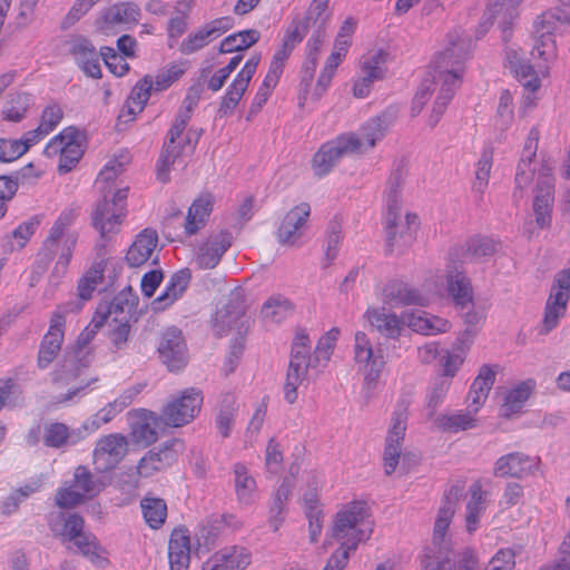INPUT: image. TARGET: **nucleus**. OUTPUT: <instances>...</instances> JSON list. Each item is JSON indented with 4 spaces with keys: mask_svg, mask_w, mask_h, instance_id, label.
<instances>
[{
    "mask_svg": "<svg viewBox=\"0 0 570 570\" xmlns=\"http://www.w3.org/2000/svg\"><path fill=\"white\" fill-rule=\"evenodd\" d=\"M234 488L237 501L240 505H252L257 497V483L248 468L237 462L233 465Z\"/></svg>",
    "mask_w": 570,
    "mask_h": 570,
    "instance_id": "35",
    "label": "nucleus"
},
{
    "mask_svg": "<svg viewBox=\"0 0 570 570\" xmlns=\"http://www.w3.org/2000/svg\"><path fill=\"white\" fill-rule=\"evenodd\" d=\"M539 456H531L514 451L497 459L493 465V475L497 478L524 479L534 474L540 468Z\"/></svg>",
    "mask_w": 570,
    "mask_h": 570,
    "instance_id": "20",
    "label": "nucleus"
},
{
    "mask_svg": "<svg viewBox=\"0 0 570 570\" xmlns=\"http://www.w3.org/2000/svg\"><path fill=\"white\" fill-rule=\"evenodd\" d=\"M247 88L248 85L237 78H234L225 95L222 97V101L217 110L219 117H227L233 114Z\"/></svg>",
    "mask_w": 570,
    "mask_h": 570,
    "instance_id": "56",
    "label": "nucleus"
},
{
    "mask_svg": "<svg viewBox=\"0 0 570 570\" xmlns=\"http://www.w3.org/2000/svg\"><path fill=\"white\" fill-rule=\"evenodd\" d=\"M386 57L387 53L384 50H377L363 57L361 75L353 85V95L356 98L367 97L373 83L384 78Z\"/></svg>",
    "mask_w": 570,
    "mask_h": 570,
    "instance_id": "22",
    "label": "nucleus"
},
{
    "mask_svg": "<svg viewBox=\"0 0 570 570\" xmlns=\"http://www.w3.org/2000/svg\"><path fill=\"white\" fill-rule=\"evenodd\" d=\"M49 527L55 535L60 537L63 542H71L83 531L85 521L78 513L59 512L57 515L50 517Z\"/></svg>",
    "mask_w": 570,
    "mask_h": 570,
    "instance_id": "38",
    "label": "nucleus"
},
{
    "mask_svg": "<svg viewBox=\"0 0 570 570\" xmlns=\"http://www.w3.org/2000/svg\"><path fill=\"white\" fill-rule=\"evenodd\" d=\"M512 95L509 90H503L500 95L495 116V126L500 130H505L513 121Z\"/></svg>",
    "mask_w": 570,
    "mask_h": 570,
    "instance_id": "62",
    "label": "nucleus"
},
{
    "mask_svg": "<svg viewBox=\"0 0 570 570\" xmlns=\"http://www.w3.org/2000/svg\"><path fill=\"white\" fill-rule=\"evenodd\" d=\"M159 357L169 371L178 370V331L175 327L167 328L158 346Z\"/></svg>",
    "mask_w": 570,
    "mask_h": 570,
    "instance_id": "49",
    "label": "nucleus"
},
{
    "mask_svg": "<svg viewBox=\"0 0 570 570\" xmlns=\"http://www.w3.org/2000/svg\"><path fill=\"white\" fill-rule=\"evenodd\" d=\"M75 308L79 309L80 306L78 304H68L58 307L52 314L49 330L43 336L39 348L38 366L40 368H47L60 352L65 336V313L73 312Z\"/></svg>",
    "mask_w": 570,
    "mask_h": 570,
    "instance_id": "14",
    "label": "nucleus"
},
{
    "mask_svg": "<svg viewBox=\"0 0 570 570\" xmlns=\"http://www.w3.org/2000/svg\"><path fill=\"white\" fill-rule=\"evenodd\" d=\"M327 20L328 13L326 11L322 16L314 14L312 26H315V30L306 43V55H308V57H318L320 49L326 36Z\"/></svg>",
    "mask_w": 570,
    "mask_h": 570,
    "instance_id": "58",
    "label": "nucleus"
},
{
    "mask_svg": "<svg viewBox=\"0 0 570 570\" xmlns=\"http://www.w3.org/2000/svg\"><path fill=\"white\" fill-rule=\"evenodd\" d=\"M449 46L435 60L434 79L441 81V88L434 101L430 116L431 127L436 126L452 100L456 89L461 86L465 73V61L470 56L472 41L458 35L449 33Z\"/></svg>",
    "mask_w": 570,
    "mask_h": 570,
    "instance_id": "1",
    "label": "nucleus"
},
{
    "mask_svg": "<svg viewBox=\"0 0 570 570\" xmlns=\"http://www.w3.org/2000/svg\"><path fill=\"white\" fill-rule=\"evenodd\" d=\"M261 33L255 29H247L229 35L220 42L219 52L230 53L243 51L257 43Z\"/></svg>",
    "mask_w": 570,
    "mask_h": 570,
    "instance_id": "50",
    "label": "nucleus"
},
{
    "mask_svg": "<svg viewBox=\"0 0 570 570\" xmlns=\"http://www.w3.org/2000/svg\"><path fill=\"white\" fill-rule=\"evenodd\" d=\"M469 350L470 344L465 343L464 340L458 341L451 351L444 350L440 358L442 373L439 376H444L451 381L464 363Z\"/></svg>",
    "mask_w": 570,
    "mask_h": 570,
    "instance_id": "44",
    "label": "nucleus"
},
{
    "mask_svg": "<svg viewBox=\"0 0 570 570\" xmlns=\"http://www.w3.org/2000/svg\"><path fill=\"white\" fill-rule=\"evenodd\" d=\"M411 401L409 397H401L396 402L391 417V426L385 439L383 453L384 472L391 475L397 464L402 452V443L407 426L409 407Z\"/></svg>",
    "mask_w": 570,
    "mask_h": 570,
    "instance_id": "7",
    "label": "nucleus"
},
{
    "mask_svg": "<svg viewBox=\"0 0 570 570\" xmlns=\"http://www.w3.org/2000/svg\"><path fill=\"white\" fill-rule=\"evenodd\" d=\"M446 289L456 306L464 308L473 302V288L461 265H448Z\"/></svg>",
    "mask_w": 570,
    "mask_h": 570,
    "instance_id": "29",
    "label": "nucleus"
},
{
    "mask_svg": "<svg viewBox=\"0 0 570 570\" xmlns=\"http://www.w3.org/2000/svg\"><path fill=\"white\" fill-rule=\"evenodd\" d=\"M365 317L371 326L385 338L397 340L405 330L403 318L394 313H386L385 308L370 307L365 312Z\"/></svg>",
    "mask_w": 570,
    "mask_h": 570,
    "instance_id": "30",
    "label": "nucleus"
},
{
    "mask_svg": "<svg viewBox=\"0 0 570 570\" xmlns=\"http://www.w3.org/2000/svg\"><path fill=\"white\" fill-rule=\"evenodd\" d=\"M250 563V553L244 547H225L208 560L209 570H245Z\"/></svg>",
    "mask_w": 570,
    "mask_h": 570,
    "instance_id": "31",
    "label": "nucleus"
},
{
    "mask_svg": "<svg viewBox=\"0 0 570 570\" xmlns=\"http://www.w3.org/2000/svg\"><path fill=\"white\" fill-rule=\"evenodd\" d=\"M470 500L466 504L465 528L469 533L479 527V520L485 510L487 492L482 490L480 481H475L469 488Z\"/></svg>",
    "mask_w": 570,
    "mask_h": 570,
    "instance_id": "40",
    "label": "nucleus"
},
{
    "mask_svg": "<svg viewBox=\"0 0 570 570\" xmlns=\"http://www.w3.org/2000/svg\"><path fill=\"white\" fill-rule=\"evenodd\" d=\"M292 312V303L281 295L272 296L262 307V316L264 320L276 324L287 318Z\"/></svg>",
    "mask_w": 570,
    "mask_h": 570,
    "instance_id": "52",
    "label": "nucleus"
},
{
    "mask_svg": "<svg viewBox=\"0 0 570 570\" xmlns=\"http://www.w3.org/2000/svg\"><path fill=\"white\" fill-rule=\"evenodd\" d=\"M328 0H313L304 17H295L287 29L282 40V46L278 50L291 56L293 50L303 41L312 27L314 14L322 16L327 11Z\"/></svg>",
    "mask_w": 570,
    "mask_h": 570,
    "instance_id": "19",
    "label": "nucleus"
},
{
    "mask_svg": "<svg viewBox=\"0 0 570 570\" xmlns=\"http://www.w3.org/2000/svg\"><path fill=\"white\" fill-rule=\"evenodd\" d=\"M338 336L340 330L337 327H333L320 337L314 351V361L317 364L323 363V365H325L330 361Z\"/></svg>",
    "mask_w": 570,
    "mask_h": 570,
    "instance_id": "59",
    "label": "nucleus"
},
{
    "mask_svg": "<svg viewBox=\"0 0 570 570\" xmlns=\"http://www.w3.org/2000/svg\"><path fill=\"white\" fill-rule=\"evenodd\" d=\"M72 487L82 492L85 498L95 495L100 491L98 482L95 480L90 471L83 465H79L76 469Z\"/></svg>",
    "mask_w": 570,
    "mask_h": 570,
    "instance_id": "60",
    "label": "nucleus"
},
{
    "mask_svg": "<svg viewBox=\"0 0 570 570\" xmlns=\"http://www.w3.org/2000/svg\"><path fill=\"white\" fill-rule=\"evenodd\" d=\"M493 165V150L488 147L484 148L480 159L475 165V178L472 185V189L474 193H478L482 196L489 185V179L491 175V169Z\"/></svg>",
    "mask_w": 570,
    "mask_h": 570,
    "instance_id": "53",
    "label": "nucleus"
},
{
    "mask_svg": "<svg viewBox=\"0 0 570 570\" xmlns=\"http://www.w3.org/2000/svg\"><path fill=\"white\" fill-rule=\"evenodd\" d=\"M553 203L554 177L552 168L548 164H542L538 169L532 204L535 224L539 228L546 229L551 226Z\"/></svg>",
    "mask_w": 570,
    "mask_h": 570,
    "instance_id": "13",
    "label": "nucleus"
},
{
    "mask_svg": "<svg viewBox=\"0 0 570 570\" xmlns=\"http://www.w3.org/2000/svg\"><path fill=\"white\" fill-rule=\"evenodd\" d=\"M534 381L528 380L520 382L513 389L509 390L504 396V402L502 404L501 411L504 417H511L514 414L521 412L523 405L530 397L533 389Z\"/></svg>",
    "mask_w": 570,
    "mask_h": 570,
    "instance_id": "41",
    "label": "nucleus"
},
{
    "mask_svg": "<svg viewBox=\"0 0 570 570\" xmlns=\"http://www.w3.org/2000/svg\"><path fill=\"white\" fill-rule=\"evenodd\" d=\"M353 354L358 371L364 375L365 384L374 387L386 364L383 348L374 347L367 334L357 331L354 335Z\"/></svg>",
    "mask_w": 570,
    "mask_h": 570,
    "instance_id": "8",
    "label": "nucleus"
},
{
    "mask_svg": "<svg viewBox=\"0 0 570 570\" xmlns=\"http://www.w3.org/2000/svg\"><path fill=\"white\" fill-rule=\"evenodd\" d=\"M153 91V76L146 75L131 89L124 111L131 116L141 112Z\"/></svg>",
    "mask_w": 570,
    "mask_h": 570,
    "instance_id": "46",
    "label": "nucleus"
},
{
    "mask_svg": "<svg viewBox=\"0 0 570 570\" xmlns=\"http://www.w3.org/2000/svg\"><path fill=\"white\" fill-rule=\"evenodd\" d=\"M382 295L385 303L394 306L424 305L425 301L417 289L399 279L390 281L384 286Z\"/></svg>",
    "mask_w": 570,
    "mask_h": 570,
    "instance_id": "34",
    "label": "nucleus"
},
{
    "mask_svg": "<svg viewBox=\"0 0 570 570\" xmlns=\"http://www.w3.org/2000/svg\"><path fill=\"white\" fill-rule=\"evenodd\" d=\"M167 426H178V397H173L166 404L161 415L141 410L139 420L132 426L131 435L136 443L147 446L155 443L159 433Z\"/></svg>",
    "mask_w": 570,
    "mask_h": 570,
    "instance_id": "5",
    "label": "nucleus"
},
{
    "mask_svg": "<svg viewBox=\"0 0 570 570\" xmlns=\"http://www.w3.org/2000/svg\"><path fill=\"white\" fill-rule=\"evenodd\" d=\"M129 188L117 189L111 198L105 194L92 213V224L101 236L109 233H116L119 229L124 218L127 216V198Z\"/></svg>",
    "mask_w": 570,
    "mask_h": 570,
    "instance_id": "10",
    "label": "nucleus"
},
{
    "mask_svg": "<svg viewBox=\"0 0 570 570\" xmlns=\"http://www.w3.org/2000/svg\"><path fill=\"white\" fill-rule=\"evenodd\" d=\"M225 519L219 514L209 515L199 527L194 538L186 528L180 527V569L188 568L193 558H199L202 551L206 552L225 529Z\"/></svg>",
    "mask_w": 570,
    "mask_h": 570,
    "instance_id": "6",
    "label": "nucleus"
},
{
    "mask_svg": "<svg viewBox=\"0 0 570 570\" xmlns=\"http://www.w3.org/2000/svg\"><path fill=\"white\" fill-rule=\"evenodd\" d=\"M76 218V210H62L53 222L37 253V261L41 264L42 271H46L48 265L56 261L50 275L51 278L60 279L68 272L79 238L78 232L72 228Z\"/></svg>",
    "mask_w": 570,
    "mask_h": 570,
    "instance_id": "2",
    "label": "nucleus"
},
{
    "mask_svg": "<svg viewBox=\"0 0 570 570\" xmlns=\"http://www.w3.org/2000/svg\"><path fill=\"white\" fill-rule=\"evenodd\" d=\"M389 191L386 195V206H387V214H386V234H387V240L390 246L394 245L395 240V227H396V219L399 218V191L403 186V169L397 168L394 170L390 178H389Z\"/></svg>",
    "mask_w": 570,
    "mask_h": 570,
    "instance_id": "33",
    "label": "nucleus"
},
{
    "mask_svg": "<svg viewBox=\"0 0 570 570\" xmlns=\"http://www.w3.org/2000/svg\"><path fill=\"white\" fill-rule=\"evenodd\" d=\"M212 42L210 37L206 33L204 27L198 28L194 32L189 33L180 42V53L191 55L195 53Z\"/></svg>",
    "mask_w": 570,
    "mask_h": 570,
    "instance_id": "63",
    "label": "nucleus"
},
{
    "mask_svg": "<svg viewBox=\"0 0 570 570\" xmlns=\"http://www.w3.org/2000/svg\"><path fill=\"white\" fill-rule=\"evenodd\" d=\"M562 24H570V8H554L544 11L533 23L535 43L531 51L546 61H551L557 56L554 35Z\"/></svg>",
    "mask_w": 570,
    "mask_h": 570,
    "instance_id": "4",
    "label": "nucleus"
},
{
    "mask_svg": "<svg viewBox=\"0 0 570 570\" xmlns=\"http://www.w3.org/2000/svg\"><path fill=\"white\" fill-rule=\"evenodd\" d=\"M71 53L83 73L94 79L101 78V55L88 39H77L72 45Z\"/></svg>",
    "mask_w": 570,
    "mask_h": 570,
    "instance_id": "32",
    "label": "nucleus"
},
{
    "mask_svg": "<svg viewBox=\"0 0 570 570\" xmlns=\"http://www.w3.org/2000/svg\"><path fill=\"white\" fill-rule=\"evenodd\" d=\"M71 542H73L81 554L89 558L92 562L105 561L99 554L100 548L94 534L82 531L79 535L75 537Z\"/></svg>",
    "mask_w": 570,
    "mask_h": 570,
    "instance_id": "61",
    "label": "nucleus"
},
{
    "mask_svg": "<svg viewBox=\"0 0 570 570\" xmlns=\"http://www.w3.org/2000/svg\"><path fill=\"white\" fill-rule=\"evenodd\" d=\"M104 278V264L102 262L95 263L79 279L78 295L82 301L91 298L96 287L102 282Z\"/></svg>",
    "mask_w": 570,
    "mask_h": 570,
    "instance_id": "55",
    "label": "nucleus"
},
{
    "mask_svg": "<svg viewBox=\"0 0 570 570\" xmlns=\"http://www.w3.org/2000/svg\"><path fill=\"white\" fill-rule=\"evenodd\" d=\"M177 137L178 125L174 122L168 132V141L164 144L157 161V179L161 183H167L169 180L170 168L178 157V147L176 146Z\"/></svg>",
    "mask_w": 570,
    "mask_h": 570,
    "instance_id": "42",
    "label": "nucleus"
},
{
    "mask_svg": "<svg viewBox=\"0 0 570 570\" xmlns=\"http://www.w3.org/2000/svg\"><path fill=\"white\" fill-rule=\"evenodd\" d=\"M434 425L449 433H458L475 426V419L470 412H454L450 414H441L433 419Z\"/></svg>",
    "mask_w": 570,
    "mask_h": 570,
    "instance_id": "48",
    "label": "nucleus"
},
{
    "mask_svg": "<svg viewBox=\"0 0 570 570\" xmlns=\"http://www.w3.org/2000/svg\"><path fill=\"white\" fill-rule=\"evenodd\" d=\"M464 491V484L458 482L452 484L443 495L442 504L438 511L433 529V547H429L434 551L450 552L445 542V533L452 522L453 515L460 498Z\"/></svg>",
    "mask_w": 570,
    "mask_h": 570,
    "instance_id": "15",
    "label": "nucleus"
},
{
    "mask_svg": "<svg viewBox=\"0 0 570 570\" xmlns=\"http://www.w3.org/2000/svg\"><path fill=\"white\" fill-rule=\"evenodd\" d=\"M309 215L311 206L307 203H301L292 208L281 223L278 240L285 245H294L304 234Z\"/></svg>",
    "mask_w": 570,
    "mask_h": 570,
    "instance_id": "25",
    "label": "nucleus"
},
{
    "mask_svg": "<svg viewBox=\"0 0 570 570\" xmlns=\"http://www.w3.org/2000/svg\"><path fill=\"white\" fill-rule=\"evenodd\" d=\"M158 245V234L153 228H145L138 233L130 244L125 259L130 267H140L155 255Z\"/></svg>",
    "mask_w": 570,
    "mask_h": 570,
    "instance_id": "27",
    "label": "nucleus"
},
{
    "mask_svg": "<svg viewBox=\"0 0 570 570\" xmlns=\"http://www.w3.org/2000/svg\"><path fill=\"white\" fill-rule=\"evenodd\" d=\"M139 16L140 10L136 4L124 2L110 7L105 14V19L109 23L128 24L137 22Z\"/></svg>",
    "mask_w": 570,
    "mask_h": 570,
    "instance_id": "57",
    "label": "nucleus"
},
{
    "mask_svg": "<svg viewBox=\"0 0 570 570\" xmlns=\"http://www.w3.org/2000/svg\"><path fill=\"white\" fill-rule=\"evenodd\" d=\"M497 249L498 243L494 239L488 236L474 235L468 238L464 244L453 247L449 255L452 263L460 262L462 265L490 257Z\"/></svg>",
    "mask_w": 570,
    "mask_h": 570,
    "instance_id": "23",
    "label": "nucleus"
},
{
    "mask_svg": "<svg viewBox=\"0 0 570 570\" xmlns=\"http://www.w3.org/2000/svg\"><path fill=\"white\" fill-rule=\"evenodd\" d=\"M234 237L233 234L223 229L218 233L210 234L205 242H203L195 253V262L202 269L215 268L224 254L230 248Z\"/></svg>",
    "mask_w": 570,
    "mask_h": 570,
    "instance_id": "21",
    "label": "nucleus"
},
{
    "mask_svg": "<svg viewBox=\"0 0 570 570\" xmlns=\"http://www.w3.org/2000/svg\"><path fill=\"white\" fill-rule=\"evenodd\" d=\"M507 61L511 71L515 78L522 82V85L532 91L540 87V80L538 75H547L549 69V62L540 58L537 53L534 57L531 55L533 63L525 60L518 50L508 49L505 52Z\"/></svg>",
    "mask_w": 570,
    "mask_h": 570,
    "instance_id": "18",
    "label": "nucleus"
},
{
    "mask_svg": "<svg viewBox=\"0 0 570 570\" xmlns=\"http://www.w3.org/2000/svg\"><path fill=\"white\" fill-rule=\"evenodd\" d=\"M214 208V196L210 193H202L194 199L187 210L184 222V234L194 236L204 229Z\"/></svg>",
    "mask_w": 570,
    "mask_h": 570,
    "instance_id": "28",
    "label": "nucleus"
},
{
    "mask_svg": "<svg viewBox=\"0 0 570 570\" xmlns=\"http://www.w3.org/2000/svg\"><path fill=\"white\" fill-rule=\"evenodd\" d=\"M204 402L203 391L189 387L180 392V426L193 422L199 414Z\"/></svg>",
    "mask_w": 570,
    "mask_h": 570,
    "instance_id": "47",
    "label": "nucleus"
},
{
    "mask_svg": "<svg viewBox=\"0 0 570 570\" xmlns=\"http://www.w3.org/2000/svg\"><path fill=\"white\" fill-rule=\"evenodd\" d=\"M291 495L292 484L288 481H283L273 494L268 510V523L274 532L281 528L285 520L286 503Z\"/></svg>",
    "mask_w": 570,
    "mask_h": 570,
    "instance_id": "43",
    "label": "nucleus"
},
{
    "mask_svg": "<svg viewBox=\"0 0 570 570\" xmlns=\"http://www.w3.org/2000/svg\"><path fill=\"white\" fill-rule=\"evenodd\" d=\"M570 299V269H562L553 278L549 297L544 307L542 334L557 327L564 316Z\"/></svg>",
    "mask_w": 570,
    "mask_h": 570,
    "instance_id": "12",
    "label": "nucleus"
},
{
    "mask_svg": "<svg viewBox=\"0 0 570 570\" xmlns=\"http://www.w3.org/2000/svg\"><path fill=\"white\" fill-rule=\"evenodd\" d=\"M100 55L107 68L115 76L122 77L129 71L128 62L114 48L102 47Z\"/></svg>",
    "mask_w": 570,
    "mask_h": 570,
    "instance_id": "64",
    "label": "nucleus"
},
{
    "mask_svg": "<svg viewBox=\"0 0 570 570\" xmlns=\"http://www.w3.org/2000/svg\"><path fill=\"white\" fill-rule=\"evenodd\" d=\"M539 138L540 131L538 127H532L524 141V146L515 169V187L512 195L514 199H521L525 189L531 185L537 170L533 166V160L537 157Z\"/></svg>",
    "mask_w": 570,
    "mask_h": 570,
    "instance_id": "16",
    "label": "nucleus"
},
{
    "mask_svg": "<svg viewBox=\"0 0 570 570\" xmlns=\"http://www.w3.org/2000/svg\"><path fill=\"white\" fill-rule=\"evenodd\" d=\"M423 570H455L454 561L451 558L450 552L434 551L433 549L426 548L424 559L422 560ZM459 570H478L475 561L465 560L463 564L459 567Z\"/></svg>",
    "mask_w": 570,
    "mask_h": 570,
    "instance_id": "45",
    "label": "nucleus"
},
{
    "mask_svg": "<svg viewBox=\"0 0 570 570\" xmlns=\"http://www.w3.org/2000/svg\"><path fill=\"white\" fill-rule=\"evenodd\" d=\"M367 518L368 508L365 502L346 503L334 517L332 538L340 546L356 550L358 544L368 540L372 534V522Z\"/></svg>",
    "mask_w": 570,
    "mask_h": 570,
    "instance_id": "3",
    "label": "nucleus"
},
{
    "mask_svg": "<svg viewBox=\"0 0 570 570\" xmlns=\"http://www.w3.org/2000/svg\"><path fill=\"white\" fill-rule=\"evenodd\" d=\"M387 128L389 121L385 115L373 117L362 125L358 132H354L361 145L356 155L373 149L384 138Z\"/></svg>",
    "mask_w": 570,
    "mask_h": 570,
    "instance_id": "36",
    "label": "nucleus"
},
{
    "mask_svg": "<svg viewBox=\"0 0 570 570\" xmlns=\"http://www.w3.org/2000/svg\"><path fill=\"white\" fill-rule=\"evenodd\" d=\"M43 154L47 157L59 156L58 171L60 174L71 171L83 155L78 129L75 127L65 128L49 140Z\"/></svg>",
    "mask_w": 570,
    "mask_h": 570,
    "instance_id": "11",
    "label": "nucleus"
},
{
    "mask_svg": "<svg viewBox=\"0 0 570 570\" xmlns=\"http://www.w3.org/2000/svg\"><path fill=\"white\" fill-rule=\"evenodd\" d=\"M128 451L127 438L120 433L101 436L94 450V465L98 472L115 469Z\"/></svg>",
    "mask_w": 570,
    "mask_h": 570,
    "instance_id": "17",
    "label": "nucleus"
},
{
    "mask_svg": "<svg viewBox=\"0 0 570 570\" xmlns=\"http://www.w3.org/2000/svg\"><path fill=\"white\" fill-rule=\"evenodd\" d=\"M43 443L46 446L59 449L65 445L76 444L83 439L80 430L70 431L63 423H50L45 426Z\"/></svg>",
    "mask_w": 570,
    "mask_h": 570,
    "instance_id": "39",
    "label": "nucleus"
},
{
    "mask_svg": "<svg viewBox=\"0 0 570 570\" xmlns=\"http://www.w3.org/2000/svg\"><path fill=\"white\" fill-rule=\"evenodd\" d=\"M450 386L451 381L444 376H436L432 382L426 394V409L429 420L434 417V414L438 407L443 403Z\"/></svg>",
    "mask_w": 570,
    "mask_h": 570,
    "instance_id": "54",
    "label": "nucleus"
},
{
    "mask_svg": "<svg viewBox=\"0 0 570 570\" xmlns=\"http://www.w3.org/2000/svg\"><path fill=\"white\" fill-rule=\"evenodd\" d=\"M142 517L151 529H159L167 517V505L163 499L144 498L140 502Z\"/></svg>",
    "mask_w": 570,
    "mask_h": 570,
    "instance_id": "51",
    "label": "nucleus"
},
{
    "mask_svg": "<svg viewBox=\"0 0 570 570\" xmlns=\"http://www.w3.org/2000/svg\"><path fill=\"white\" fill-rule=\"evenodd\" d=\"M138 296L130 286L120 291L111 301L101 302L96 313L105 318V323L109 320L115 321H130L135 313Z\"/></svg>",
    "mask_w": 570,
    "mask_h": 570,
    "instance_id": "24",
    "label": "nucleus"
},
{
    "mask_svg": "<svg viewBox=\"0 0 570 570\" xmlns=\"http://www.w3.org/2000/svg\"><path fill=\"white\" fill-rule=\"evenodd\" d=\"M245 299L240 292L230 294L228 303L219 308L214 317V327L219 336L225 335L230 328L240 323L239 330L244 327Z\"/></svg>",
    "mask_w": 570,
    "mask_h": 570,
    "instance_id": "26",
    "label": "nucleus"
},
{
    "mask_svg": "<svg viewBox=\"0 0 570 570\" xmlns=\"http://www.w3.org/2000/svg\"><path fill=\"white\" fill-rule=\"evenodd\" d=\"M237 411L236 396L230 392L223 393L217 403L215 415V426L223 439L230 436L236 422Z\"/></svg>",
    "mask_w": 570,
    "mask_h": 570,
    "instance_id": "37",
    "label": "nucleus"
},
{
    "mask_svg": "<svg viewBox=\"0 0 570 570\" xmlns=\"http://www.w3.org/2000/svg\"><path fill=\"white\" fill-rule=\"evenodd\" d=\"M360 146L354 132L342 134L323 144L312 160L315 175L318 177L327 175L343 157L357 154Z\"/></svg>",
    "mask_w": 570,
    "mask_h": 570,
    "instance_id": "9",
    "label": "nucleus"
}]
</instances>
